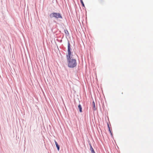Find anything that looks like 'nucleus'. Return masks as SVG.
Returning <instances> with one entry per match:
<instances>
[{"mask_svg": "<svg viewBox=\"0 0 153 153\" xmlns=\"http://www.w3.org/2000/svg\"><path fill=\"white\" fill-rule=\"evenodd\" d=\"M50 17L51 18L55 17L56 18H62V16L59 13H53L50 14Z\"/></svg>", "mask_w": 153, "mask_h": 153, "instance_id": "f03ea898", "label": "nucleus"}, {"mask_svg": "<svg viewBox=\"0 0 153 153\" xmlns=\"http://www.w3.org/2000/svg\"><path fill=\"white\" fill-rule=\"evenodd\" d=\"M65 33H67V32L68 33V32L67 30H66V31L65 30Z\"/></svg>", "mask_w": 153, "mask_h": 153, "instance_id": "9b49d317", "label": "nucleus"}, {"mask_svg": "<svg viewBox=\"0 0 153 153\" xmlns=\"http://www.w3.org/2000/svg\"><path fill=\"white\" fill-rule=\"evenodd\" d=\"M78 108L79 110V111L80 112H82V108L81 105L80 104H79L78 106Z\"/></svg>", "mask_w": 153, "mask_h": 153, "instance_id": "39448f33", "label": "nucleus"}, {"mask_svg": "<svg viewBox=\"0 0 153 153\" xmlns=\"http://www.w3.org/2000/svg\"><path fill=\"white\" fill-rule=\"evenodd\" d=\"M92 106H93V109H94V110H95L96 109L95 105V103H94V101H93V102L92 103Z\"/></svg>", "mask_w": 153, "mask_h": 153, "instance_id": "6e6552de", "label": "nucleus"}, {"mask_svg": "<svg viewBox=\"0 0 153 153\" xmlns=\"http://www.w3.org/2000/svg\"><path fill=\"white\" fill-rule=\"evenodd\" d=\"M68 66L70 68H74L76 65V61L75 59L68 60Z\"/></svg>", "mask_w": 153, "mask_h": 153, "instance_id": "f257e3e1", "label": "nucleus"}, {"mask_svg": "<svg viewBox=\"0 0 153 153\" xmlns=\"http://www.w3.org/2000/svg\"><path fill=\"white\" fill-rule=\"evenodd\" d=\"M70 49H71L70 45V44L69 42H68V52H69V53H70Z\"/></svg>", "mask_w": 153, "mask_h": 153, "instance_id": "423d86ee", "label": "nucleus"}, {"mask_svg": "<svg viewBox=\"0 0 153 153\" xmlns=\"http://www.w3.org/2000/svg\"><path fill=\"white\" fill-rule=\"evenodd\" d=\"M65 33H67V32L68 33V32L67 30H66V31L65 30Z\"/></svg>", "mask_w": 153, "mask_h": 153, "instance_id": "f8f14e48", "label": "nucleus"}, {"mask_svg": "<svg viewBox=\"0 0 153 153\" xmlns=\"http://www.w3.org/2000/svg\"><path fill=\"white\" fill-rule=\"evenodd\" d=\"M90 149L92 153H95L93 149L92 148L91 145H90Z\"/></svg>", "mask_w": 153, "mask_h": 153, "instance_id": "0eeeda50", "label": "nucleus"}, {"mask_svg": "<svg viewBox=\"0 0 153 153\" xmlns=\"http://www.w3.org/2000/svg\"><path fill=\"white\" fill-rule=\"evenodd\" d=\"M55 145H56V146L57 148V149L58 150V151H59V145H58L57 142H56V140H55Z\"/></svg>", "mask_w": 153, "mask_h": 153, "instance_id": "20e7f679", "label": "nucleus"}, {"mask_svg": "<svg viewBox=\"0 0 153 153\" xmlns=\"http://www.w3.org/2000/svg\"><path fill=\"white\" fill-rule=\"evenodd\" d=\"M108 128H109V131H110V133H111V135H112V133H111V130H110V128L109 127V126H108Z\"/></svg>", "mask_w": 153, "mask_h": 153, "instance_id": "9d476101", "label": "nucleus"}, {"mask_svg": "<svg viewBox=\"0 0 153 153\" xmlns=\"http://www.w3.org/2000/svg\"><path fill=\"white\" fill-rule=\"evenodd\" d=\"M80 2H81V3L82 6L83 7H85V5H84V3H83V1L82 0L81 1H80Z\"/></svg>", "mask_w": 153, "mask_h": 153, "instance_id": "1a4fd4ad", "label": "nucleus"}, {"mask_svg": "<svg viewBox=\"0 0 153 153\" xmlns=\"http://www.w3.org/2000/svg\"><path fill=\"white\" fill-rule=\"evenodd\" d=\"M65 33H67V32L68 33V32L67 30H66V31L65 30Z\"/></svg>", "mask_w": 153, "mask_h": 153, "instance_id": "ddd939ff", "label": "nucleus"}, {"mask_svg": "<svg viewBox=\"0 0 153 153\" xmlns=\"http://www.w3.org/2000/svg\"><path fill=\"white\" fill-rule=\"evenodd\" d=\"M67 56L68 60L72 59L71 58H72V57L71 56V51H70V53H69V52H68V55H67Z\"/></svg>", "mask_w": 153, "mask_h": 153, "instance_id": "7ed1b4c3", "label": "nucleus"}]
</instances>
